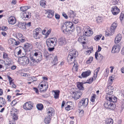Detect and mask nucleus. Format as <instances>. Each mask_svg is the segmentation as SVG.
<instances>
[{
  "label": "nucleus",
  "instance_id": "31",
  "mask_svg": "<svg viewBox=\"0 0 124 124\" xmlns=\"http://www.w3.org/2000/svg\"><path fill=\"white\" fill-rule=\"evenodd\" d=\"M51 116H49L48 115V116H46L44 119L45 123L46 124H49L51 120Z\"/></svg>",
  "mask_w": 124,
  "mask_h": 124
},
{
  "label": "nucleus",
  "instance_id": "61",
  "mask_svg": "<svg viewBox=\"0 0 124 124\" xmlns=\"http://www.w3.org/2000/svg\"><path fill=\"white\" fill-rule=\"evenodd\" d=\"M55 18L56 19H58L60 18V15L57 13H55Z\"/></svg>",
  "mask_w": 124,
  "mask_h": 124
},
{
  "label": "nucleus",
  "instance_id": "10",
  "mask_svg": "<svg viewBox=\"0 0 124 124\" xmlns=\"http://www.w3.org/2000/svg\"><path fill=\"white\" fill-rule=\"evenodd\" d=\"M21 14V17L24 20H27L31 16V13L29 12H22Z\"/></svg>",
  "mask_w": 124,
  "mask_h": 124
},
{
  "label": "nucleus",
  "instance_id": "5",
  "mask_svg": "<svg viewBox=\"0 0 124 124\" xmlns=\"http://www.w3.org/2000/svg\"><path fill=\"white\" fill-rule=\"evenodd\" d=\"M117 23L116 22H115L112 24L109 31L108 34H107V36H110L113 35L114 33L115 29L117 26Z\"/></svg>",
  "mask_w": 124,
  "mask_h": 124
},
{
  "label": "nucleus",
  "instance_id": "56",
  "mask_svg": "<svg viewBox=\"0 0 124 124\" xmlns=\"http://www.w3.org/2000/svg\"><path fill=\"white\" fill-rule=\"evenodd\" d=\"M119 0H113L112 3L113 5H116L118 3Z\"/></svg>",
  "mask_w": 124,
  "mask_h": 124
},
{
  "label": "nucleus",
  "instance_id": "38",
  "mask_svg": "<svg viewBox=\"0 0 124 124\" xmlns=\"http://www.w3.org/2000/svg\"><path fill=\"white\" fill-rule=\"evenodd\" d=\"M36 107L38 110H42L43 108V105L41 103L38 104L36 106Z\"/></svg>",
  "mask_w": 124,
  "mask_h": 124
},
{
  "label": "nucleus",
  "instance_id": "49",
  "mask_svg": "<svg viewBox=\"0 0 124 124\" xmlns=\"http://www.w3.org/2000/svg\"><path fill=\"white\" fill-rule=\"evenodd\" d=\"M102 20L103 19L102 17L99 16L97 17L96 19V21L97 22L100 23L102 21Z\"/></svg>",
  "mask_w": 124,
  "mask_h": 124
},
{
  "label": "nucleus",
  "instance_id": "14",
  "mask_svg": "<svg viewBox=\"0 0 124 124\" xmlns=\"http://www.w3.org/2000/svg\"><path fill=\"white\" fill-rule=\"evenodd\" d=\"M59 44L60 45L62 46L65 45L67 42L66 39L63 37H62L58 40Z\"/></svg>",
  "mask_w": 124,
  "mask_h": 124
},
{
  "label": "nucleus",
  "instance_id": "16",
  "mask_svg": "<svg viewBox=\"0 0 124 124\" xmlns=\"http://www.w3.org/2000/svg\"><path fill=\"white\" fill-rule=\"evenodd\" d=\"M111 11L113 15H116L119 13V9L117 7H113L112 8Z\"/></svg>",
  "mask_w": 124,
  "mask_h": 124
},
{
  "label": "nucleus",
  "instance_id": "34",
  "mask_svg": "<svg viewBox=\"0 0 124 124\" xmlns=\"http://www.w3.org/2000/svg\"><path fill=\"white\" fill-rule=\"evenodd\" d=\"M106 124H113V120L111 118H107L106 120Z\"/></svg>",
  "mask_w": 124,
  "mask_h": 124
},
{
  "label": "nucleus",
  "instance_id": "29",
  "mask_svg": "<svg viewBox=\"0 0 124 124\" xmlns=\"http://www.w3.org/2000/svg\"><path fill=\"white\" fill-rule=\"evenodd\" d=\"M53 92L54 93V98L55 99H58L59 97V93H60L59 91L57 90L54 91Z\"/></svg>",
  "mask_w": 124,
  "mask_h": 124
},
{
  "label": "nucleus",
  "instance_id": "26",
  "mask_svg": "<svg viewBox=\"0 0 124 124\" xmlns=\"http://www.w3.org/2000/svg\"><path fill=\"white\" fill-rule=\"evenodd\" d=\"M5 103V99L3 97H0V107H2L4 106Z\"/></svg>",
  "mask_w": 124,
  "mask_h": 124
},
{
  "label": "nucleus",
  "instance_id": "22",
  "mask_svg": "<svg viewBox=\"0 0 124 124\" xmlns=\"http://www.w3.org/2000/svg\"><path fill=\"white\" fill-rule=\"evenodd\" d=\"M48 14L47 17L49 18H51L54 15V11L52 10H47V11Z\"/></svg>",
  "mask_w": 124,
  "mask_h": 124
},
{
  "label": "nucleus",
  "instance_id": "32",
  "mask_svg": "<svg viewBox=\"0 0 124 124\" xmlns=\"http://www.w3.org/2000/svg\"><path fill=\"white\" fill-rule=\"evenodd\" d=\"M16 54L18 56V57L20 58L23 56V55H22V54L23 55V53L22 52V50L21 49H19L16 53Z\"/></svg>",
  "mask_w": 124,
  "mask_h": 124
},
{
  "label": "nucleus",
  "instance_id": "18",
  "mask_svg": "<svg viewBox=\"0 0 124 124\" xmlns=\"http://www.w3.org/2000/svg\"><path fill=\"white\" fill-rule=\"evenodd\" d=\"M30 60L29 63L31 66H34L37 63V61L36 60L35 58L33 57H30Z\"/></svg>",
  "mask_w": 124,
  "mask_h": 124
},
{
  "label": "nucleus",
  "instance_id": "59",
  "mask_svg": "<svg viewBox=\"0 0 124 124\" xmlns=\"http://www.w3.org/2000/svg\"><path fill=\"white\" fill-rule=\"evenodd\" d=\"M71 109V107L70 105H68L67 106L65 107L66 110H69Z\"/></svg>",
  "mask_w": 124,
  "mask_h": 124
},
{
  "label": "nucleus",
  "instance_id": "30",
  "mask_svg": "<svg viewBox=\"0 0 124 124\" xmlns=\"http://www.w3.org/2000/svg\"><path fill=\"white\" fill-rule=\"evenodd\" d=\"M31 8V7L30 6H25L21 7L20 8L21 11L23 12H26V10L28 9Z\"/></svg>",
  "mask_w": 124,
  "mask_h": 124
},
{
  "label": "nucleus",
  "instance_id": "28",
  "mask_svg": "<svg viewBox=\"0 0 124 124\" xmlns=\"http://www.w3.org/2000/svg\"><path fill=\"white\" fill-rule=\"evenodd\" d=\"M51 31V29H49L48 31L46 32V30H45L44 29L42 31V33L43 35H45V37L46 38L49 34L50 33Z\"/></svg>",
  "mask_w": 124,
  "mask_h": 124
},
{
  "label": "nucleus",
  "instance_id": "47",
  "mask_svg": "<svg viewBox=\"0 0 124 124\" xmlns=\"http://www.w3.org/2000/svg\"><path fill=\"white\" fill-rule=\"evenodd\" d=\"M101 35H97L95 36L94 38V40L96 41H98L101 38Z\"/></svg>",
  "mask_w": 124,
  "mask_h": 124
},
{
  "label": "nucleus",
  "instance_id": "21",
  "mask_svg": "<svg viewBox=\"0 0 124 124\" xmlns=\"http://www.w3.org/2000/svg\"><path fill=\"white\" fill-rule=\"evenodd\" d=\"M67 28L69 29L74 28V25L72 22H67L64 23Z\"/></svg>",
  "mask_w": 124,
  "mask_h": 124
},
{
  "label": "nucleus",
  "instance_id": "3",
  "mask_svg": "<svg viewBox=\"0 0 124 124\" xmlns=\"http://www.w3.org/2000/svg\"><path fill=\"white\" fill-rule=\"evenodd\" d=\"M78 54V52L75 49H73L72 51H70L67 58V61L70 64L74 62L76 55H77Z\"/></svg>",
  "mask_w": 124,
  "mask_h": 124
},
{
  "label": "nucleus",
  "instance_id": "53",
  "mask_svg": "<svg viewBox=\"0 0 124 124\" xmlns=\"http://www.w3.org/2000/svg\"><path fill=\"white\" fill-rule=\"evenodd\" d=\"M72 21L75 23H78L79 22L78 20L77 19L73 18L72 19Z\"/></svg>",
  "mask_w": 124,
  "mask_h": 124
},
{
  "label": "nucleus",
  "instance_id": "55",
  "mask_svg": "<svg viewBox=\"0 0 124 124\" xmlns=\"http://www.w3.org/2000/svg\"><path fill=\"white\" fill-rule=\"evenodd\" d=\"M73 63H74V64L73 66V69H75L76 70L78 69L77 67H78V66L77 63V62H76L75 63L74 62H73Z\"/></svg>",
  "mask_w": 124,
  "mask_h": 124
},
{
  "label": "nucleus",
  "instance_id": "8",
  "mask_svg": "<svg viewBox=\"0 0 124 124\" xmlns=\"http://www.w3.org/2000/svg\"><path fill=\"white\" fill-rule=\"evenodd\" d=\"M18 61L23 65H26L29 63V61L28 58L26 56L22 57L21 58H19Z\"/></svg>",
  "mask_w": 124,
  "mask_h": 124
},
{
  "label": "nucleus",
  "instance_id": "48",
  "mask_svg": "<svg viewBox=\"0 0 124 124\" xmlns=\"http://www.w3.org/2000/svg\"><path fill=\"white\" fill-rule=\"evenodd\" d=\"M17 37L19 39H20V38H21L23 37V36L22 34L20 33H17L16 35Z\"/></svg>",
  "mask_w": 124,
  "mask_h": 124
},
{
  "label": "nucleus",
  "instance_id": "40",
  "mask_svg": "<svg viewBox=\"0 0 124 124\" xmlns=\"http://www.w3.org/2000/svg\"><path fill=\"white\" fill-rule=\"evenodd\" d=\"M8 42L10 44L14 45L15 43V40L13 38H11L9 39Z\"/></svg>",
  "mask_w": 124,
  "mask_h": 124
},
{
  "label": "nucleus",
  "instance_id": "43",
  "mask_svg": "<svg viewBox=\"0 0 124 124\" xmlns=\"http://www.w3.org/2000/svg\"><path fill=\"white\" fill-rule=\"evenodd\" d=\"M95 59L97 60L98 59V57H99L101 59H102V56L101 54H98V53L97 52H95Z\"/></svg>",
  "mask_w": 124,
  "mask_h": 124
},
{
  "label": "nucleus",
  "instance_id": "37",
  "mask_svg": "<svg viewBox=\"0 0 124 124\" xmlns=\"http://www.w3.org/2000/svg\"><path fill=\"white\" fill-rule=\"evenodd\" d=\"M77 87L80 90L83 89V84L82 83L78 82L77 83Z\"/></svg>",
  "mask_w": 124,
  "mask_h": 124
},
{
  "label": "nucleus",
  "instance_id": "19",
  "mask_svg": "<svg viewBox=\"0 0 124 124\" xmlns=\"http://www.w3.org/2000/svg\"><path fill=\"white\" fill-rule=\"evenodd\" d=\"M8 22L9 24L14 25L16 22V20L14 17L11 16L8 19Z\"/></svg>",
  "mask_w": 124,
  "mask_h": 124
},
{
  "label": "nucleus",
  "instance_id": "33",
  "mask_svg": "<svg viewBox=\"0 0 124 124\" xmlns=\"http://www.w3.org/2000/svg\"><path fill=\"white\" fill-rule=\"evenodd\" d=\"M120 19L122 23H124V12L122 11L120 16Z\"/></svg>",
  "mask_w": 124,
  "mask_h": 124
},
{
  "label": "nucleus",
  "instance_id": "13",
  "mask_svg": "<svg viewBox=\"0 0 124 124\" xmlns=\"http://www.w3.org/2000/svg\"><path fill=\"white\" fill-rule=\"evenodd\" d=\"M121 48L119 44L114 45L113 47L111 52L112 53H118Z\"/></svg>",
  "mask_w": 124,
  "mask_h": 124
},
{
  "label": "nucleus",
  "instance_id": "17",
  "mask_svg": "<svg viewBox=\"0 0 124 124\" xmlns=\"http://www.w3.org/2000/svg\"><path fill=\"white\" fill-rule=\"evenodd\" d=\"M62 30L64 33L67 34L70 30V29L67 28L66 25L64 23L61 27Z\"/></svg>",
  "mask_w": 124,
  "mask_h": 124
},
{
  "label": "nucleus",
  "instance_id": "50",
  "mask_svg": "<svg viewBox=\"0 0 124 124\" xmlns=\"http://www.w3.org/2000/svg\"><path fill=\"white\" fill-rule=\"evenodd\" d=\"M114 78L115 77L113 75L111 76L109 78L108 81L112 82L113 80L114 79Z\"/></svg>",
  "mask_w": 124,
  "mask_h": 124
},
{
  "label": "nucleus",
  "instance_id": "20",
  "mask_svg": "<svg viewBox=\"0 0 124 124\" xmlns=\"http://www.w3.org/2000/svg\"><path fill=\"white\" fill-rule=\"evenodd\" d=\"M26 24V23L25 22L23 23L21 22L19 23L18 24L17 26L20 29L22 30H24L26 29L25 26Z\"/></svg>",
  "mask_w": 124,
  "mask_h": 124
},
{
  "label": "nucleus",
  "instance_id": "57",
  "mask_svg": "<svg viewBox=\"0 0 124 124\" xmlns=\"http://www.w3.org/2000/svg\"><path fill=\"white\" fill-rule=\"evenodd\" d=\"M97 75V74H95V73L94 74V75L93 76V77L92 78V81H91V82H92L93 80H95L96 78Z\"/></svg>",
  "mask_w": 124,
  "mask_h": 124
},
{
  "label": "nucleus",
  "instance_id": "9",
  "mask_svg": "<svg viewBox=\"0 0 124 124\" xmlns=\"http://www.w3.org/2000/svg\"><path fill=\"white\" fill-rule=\"evenodd\" d=\"M32 57L35 59L36 58L38 62L41 61L42 59V54L40 52H35Z\"/></svg>",
  "mask_w": 124,
  "mask_h": 124
},
{
  "label": "nucleus",
  "instance_id": "39",
  "mask_svg": "<svg viewBox=\"0 0 124 124\" xmlns=\"http://www.w3.org/2000/svg\"><path fill=\"white\" fill-rule=\"evenodd\" d=\"M40 6L44 8H45L46 5V2L44 0H41L40 2Z\"/></svg>",
  "mask_w": 124,
  "mask_h": 124
},
{
  "label": "nucleus",
  "instance_id": "15",
  "mask_svg": "<svg viewBox=\"0 0 124 124\" xmlns=\"http://www.w3.org/2000/svg\"><path fill=\"white\" fill-rule=\"evenodd\" d=\"M41 87L39 88L40 91L43 92L46 91L48 88V84L47 82L45 83V84L43 85V84H41L40 85Z\"/></svg>",
  "mask_w": 124,
  "mask_h": 124
},
{
  "label": "nucleus",
  "instance_id": "42",
  "mask_svg": "<svg viewBox=\"0 0 124 124\" xmlns=\"http://www.w3.org/2000/svg\"><path fill=\"white\" fill-rule=\"evenodd\" d=\"M33 36L35 39H39V34L36 33L35 32H33Z\"/></svg>",
  "mask_w": 124,
  "mask_h": 124
},
{
  "label": "nucleus",
  "instance_id": "52",
  "mask_svg": "<svg viewBox=\"0 0 124 124\" xmlns=\"http://www.w3.org/2000/svg\"><path fill=\"white\" fill-rule=\"evenodd\" d=\"M96 95L95 94H93L92 96L91 99V101L92 102H94L95 100V99Z\"/></svg>",
  "mask_w": 124,
  "mask_h": 124
},
{
  "label": "nucleus",
  "instance_id": "1",
  "mask_svg": "<svg viewBox=\"0 0 124 124\" xmlns=\"http://www.w3.org/2000/svg\"><path fill=\"white\" fill-rule=\"evenodd\" d=\"M107 101L104 104V107L107 109L114 110L115 108V102L117 101L116 97H110L108 95L106 97Z\"/></svg>",
  "mask_w": 124,
  "mask_h": 124
},
{
  "label": "nucleus",
  "instance_id": "4",
  "mask_svg": "<svg viewBox=\"0 0 124 124\" xmlns=\"http://www.w3.org/2000/svg\"><path fill=\"white\" fill-rule=\"evenodd\" d=\"M83 29V33L85 36H89L92 35L93 33L92 29L90 27L86 26L84 27Z\"/></svg>",
  "mask_w": 124,
  "mask_h": 124
},
{
  "label": "nucleus",
  "instance_id": "23",
  "mask_svg": "<svg viewBox=\"0 0 124 124\" xmlns=\"http://www.w3.org/2000/svg\"><path fill=\"white\" fill-rule=\"evenodd\" d=\"M122 36L120 34H118L117 35L116 37L115 38V43H119L122 39Z\"/></svg>",
  "mask_w": 124,
  "mask_h": 124
},
{
  "label": "nucleus",
  "instance_id": "51",
  "mask_svg": "<svg viewBox=\"0 0 124 124\" xmlns=\"http://www.w3.org/2000/svg\"><path fill=\"white\" fill-rule=\"evenodd\" d=\"M41 29L40 28H38L36 29L33 32H35L36 33L39 34V33L41 31Z\"/></svg>",
  "mask_w": 124,
  "mask_h": 124
},
{
  "label": "nucleus",
  "instance_id": "45",
  "mask_svg": "<svg viewBox=\"0 0 124 124\" xmlns=\"http://www.w3.org/2000/svg\"><path fill=\"white\" fill-rule=\"evenodd\" d=\"M34 45L35 47L38 48H40L41 47L40 43L37 42H35L34 43Z\"/></svg>",
  "mask_w": 124,
  "mask_h": 124
},
{
  "label": "nucleus",
  "instance_id": "35",
  "mask_svg": "<svg viewBox=\"0 0 124 124\" xmlns=\"http://www.w3.org/2000/svg\"><path fill=\"white\" fill-rule=\"evenodd\" d=\"M109 92L107 93V94L108 95L111 94L114 90V88L113 86H109Z\"/></svg>",
  "mask_w": 124,
  "mask_h": 124
},
{
  "label": "nucleus",
  "instance_id": "11",
  "mask_svg": "<svg viewBox=\"0 0 124 124\" xmlns=\"http://www.w3.org/2000/svg\"><path fill=\"white\" fill-rule=\"evenodd\" d=\"M33 107L32 103L30 101L25 103L23 106V108L26 110L31 109Z\"/></svg>",
  "mask_w": 124,
  "mask_h": 124
},
{
  "label": "nucleus",
  "instance_id": "58",
  "mask_svg": "<svg viewBox=\"0 0 124 124\" xmlns=\"http://www.w3.org/2000/svg\"><path fill=\"white\" fill-rule=\"evenodd\" d=\"M93 60V58L92 57H90L89 59L87 61V63H91Z\"/></svg>",
  "mask_w": 124,
  "mask_h": 124
},
{
  "label": "nucleus",
  "instance_id": "12",
  "mask_svg": "<svg viewBox=\"0 0 124 124\" xmlns=\"http://www.w3.org/2000/svg\"><path fill=\"white\" fill-rule=\"evenodd\" d=\"M72 93V97L75 100H77L79 98L82 94L79 91L75 92L73 91Z\"/></svg>",
  "mask_w": 124,
  "mask_h": 124
},
{
  "label": "nucleus",
  "instance_id": "41",
  "mask_svg": "<svg viewBox=\"0 0 124 124\" xmlns=\"http://www.w3.org/2000/svg\"><path fill=\"white\" fill-rule=\"evenodd\" d=\"M5 60L7 62V63L6 64V65H9L12 64L11 60L9 57L6 59Z\"/></svg>",
  "mask_w": 124,
  "mask_h": 124
},
{
  "label": "nucleus",
  "instance_id": "54",
  "mask_svg": "<svg viewBox=\"0 0 124 124\" xmlns=\"http://www.w3.org/2000/svg\"><path fill=\"white\" fill-rule=\"evenodd\" d=\"M16 100H14L11 103V105L12 106H14L17 103Z\"/></svg>",
  "mask_w": 124,
  "mask_h": 124
},
{
  "label": "nucleus",
  "instance_id": "64",
  "mask_svg": "<svg viewBox=\"0 0 124 124\" xmlns=\"http://www.w3.org/2000/svg\"><path fill=\"white\" fill-rule=\"evenodd\" d=\"M19 40L20 41L22 42H23L25 41V40L24 39L23 37L21 38H20V39H19Z\"/></svg>",
  "mask_w": 124,
  "mask_h": 124
},
{
  "label": "nucleus",
  "instance_id": "44",
  "mask_svg": "<svg viewBox=\"0 0 124 124\" xmlns=\"http://www.w3.org/2000/svg\"><path fill=\"white\" fill-rule=\"evenodd\" d=\"M31 46V44L28 43H26L24 45V48L26 50H27L29 49V48Z\"/></svg>",
  "mask_w": 124,
  "mask_h": 124
},
{
  "label": "nucleus",
  "instance_id": "7",
  "mask_svg": "<svg viewBox=\"0 0 124 124\" xmlns=\"http://www.w3.org/2000/svg\"><path fill=\"white\" fill-rule=\"evenodd\" d=\"M18 112V110L14 108H12L10 110L11 115L12 116L13 119L14 120H16L18 119L17 114Z\"/></svg>",
  "mask_w": 124,
  "mask_h": 124
},
{
  "label": "nucleus",
  "instance_id": "63",
  "mask_svg": "<svg viewBox=\"0 0 124 124\" xmlns=\"http://www.w3.org/2000/svg\"><path fill=\"white\" fill-rule=\"evenodd\" d=\"M8 27L6 26H3L2 27V29L4 31H6L8 30Z\"/></svg>",
  "mask_w": 124,
  "mask_h": 124
},
{
  "label": "nucleus",
  "instance_id": "60",
  "mask_svg": "<svg viewBox=\"0 0 124 124\" xmlns=\"http://www.w3.org/2000/svg\"><path fill=\"white\" fill-rule=\"evenodd\" d=\"M10 84L13 88H15L16 87V85L13 82H10Z\"/></svg>",
  "mask_w": 124,
  "mask_h": 124
},
{
  "label": "nucleus",
  "instance_id": "2",
  "mask_svg": "<svg viewBox=\"0 0 124 124\" xmlns=\"http://www.w3.org/2000/svg\"><path fill=\"white\" fill-rule=\"evenodd\" d=\"M57 42V39L55 38H50L47 39L46 43L48 47V50L50 52L53 51L54 48Z\"/></svg>",
  "mask_w": 124,
  "mask_h": 124
},
{
  "label": "nucleus",
  "instance_id": "46",
  "mask_svg": "<svg viewBox=\"0 0 124 124\" xmlns=\"http://www.w3.org/2000/svg\"><path fill=\"white\" fill-rule=\"evenodd\" d=\"M3 57L5 60L7 58H8L9 57L8 54L4 52L3 53Z\"/></svg>",
  "mask_w": 124,
  "mask_h": 124
},
{
  "label": "nucleus",
  "instance_id": "36",
  "mask_svg": "<svg viewBox=\"0 0 124 124\" xmlns=\"http://www.w3.org/2000/svg\"><path fill=\"white\" fill-rule=\"evenodd\" d=\"M120 109L121 110H123L124 108V100H123L120 103Z\"/></svg>",
  "mask_w": 124,
  "mask_h": 124
},
{
  "label": "nucleus",
  "instance_id": "6",
  "mask_svg": "<svg viewBox=\"0 0 124 124\" xmlns=\"http://www.w3.org/2000/svg\"><path fill=\"white\" fill-rule=\"evenodd\" d=\"M88 99L87 98H82L79 101L78 103L79 107H82L83 108L86 107L88 104Z\"/></svg>",
  "mask_w": 124,
  "mask_h": 124
},
{
  "label": "nucleus",
  "instance_id": "27",
  "mask_svg": "<svg viewBox=\"0 0 124 124\" xmlns=\"http://www.w3.org/2000/svg\"><path fill=\"white\" fill-rule=\"evenodd\" d=\"M85 40V38L84 36H80L78 39V41L80 43H82L83 44L85 43V42L84 41Z\"/></svg>",
  "mask_w": 124,
  "mask_h": 124
},
{
  "label": "nucleus",
  "instance_id": "25",
  "mask_svg": "<svg viewBox=\"0 0 124 124\" xmlns=\"http://www.w3.org/2000/svg\"><path fill=\"white\" fill-rule=\"evenodd\" d=\"M47 111L48 115L49 116H51L52 115L54 114V109L52 108H49Z\"/></svg>",
  "mask_w": 124,
  "mask_h": 124
},
{
  "label": "nucleus",
  "instance_id": "24",
  "mask_svg": "<svg viewBox=\"0 0 124 124\" xmlns=\"http://www.w3.org/2000/svg\"><path fill=\"white\" fill-rule=\"evenodd\" d=\"M91 73L90 70L83 72L81 74L82 77L83 78H86L90 75Z\"/></svg>",
  "mask_w": 124,
  "mask_h": 124
},
{
  "label": "nucleus",
  "instance_id": "62",
  "mask_svg": "<svg viewBox=\"0 0 124 124\" xmlns=\"http://www.w3.org/2000/svg\"><path fill=\"white\" fill-rule=\"evenodd\" d=\"M57 61V56H55L54 57V59L53 60V62H54L55 63Z\"/></svg>",
  "mask_w": 124,
  "mask_h": 124
}]
</instances>
